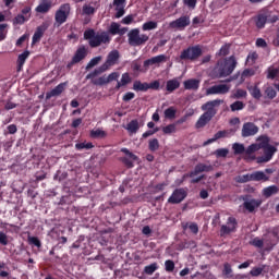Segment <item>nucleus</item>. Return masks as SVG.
I'll return each mask as SVG.
<instances>
[{"mask_svg": "<svg viewBox=\"0 0 279 279\" xmlns=\"http://www.w3.org/2000/svg\"><path fill=\"white\" fill-rule=\"evenodd\" d=\"M162 132H163V134H175V132H177L175 123L168 124L167 126H163Z\"/></svg>", "mask_w": 279, "mask_h": 279, "instance_id": "obj_50", "label": "nucleus"}, {"mask_svg": "<svg viewBox=\"0 0 279 279\" xmlns=\"http://www.w3.org/2000/svg\"><path fill=\"white\" fill-rule=\"evenodd\" d=\"M99 62H101V57H95V58L90 59V61L86 65L87 71H88V69H93V66H97V64H99Z\"/></svg>", "mask_w": 279, "mask_h": 279, "instance_id": "obj_53", "label": "nucleus"}, {"mask_svg": "<svg viewBox=\"0 0 279 279\" xmlns=\"http://www.w3.org/2000/svg\"><path fill=\"white\" fill-rule=\"evenodd\" d=\"M134 97H136V94H134L133 92H128L123 95L122 101H132Z\"/></svg>", "mask_w": 279, "mask_h": 279, "instance_id": "obj_62", "label": "nucleus"}, {"mask_svg": "<svg viewBox=\"0 0 279 279\" xmlns=\"http://www.w3.org/2000/svg\"><path fill=\"white\" fill-rule=\"evenodd\" d=\"M221 104H223L221 99L209 100L202 105L201 110H203L204 114L213 119L217 114V108H219Z\"/></svg>", "mask_w": 279, "mask_h": 279, "instance_id": "obj_7", "label": "nucleus"}, {"mask_svg": "<svg viewBox=\"0 0 279 279\" xmlns=\"http://www.w3.org/2000/svg\"><path fill=\"white\" fill-rule=\"evenodd\" d=\"M119 58H121L119 50L110 51L107 56V60L105 61V63L99 68L95 69L89 74H87L86 80H93V77H97V75H101V73H106V71H109V69L114 66V64H119Z\"/></svg>", "mask_w": 279, "mask_h": 279, "instance_id": "obj_3", "label": "nucleus"}, {"mask_svg": "<svg viewBox=\"0 0 279 279\" xmlns=\"http://www.w3.org/2000/svg\"><path fill=\"white\" fill-rule=\"evenodd\" d=\"M233 99H242L243 97H247V92L245 89H236L233 94Z\"/></svg>", "mask_w": 279, "mask_h": 279, "instance_id": "obj_54", "label": "nucleus"}, {"mask_svg": "<svg viewBox=\"0 0 279 279\" xmlns=\"http://www.w3.org/2000/svg\"><path fill=\"white\" fill-rule=\"evenodd\" d=\"M92 84H94V86H106V84H109L108 76H100L98 78L93 77Z\"/></svg>", "mask_w": 279, "mask_h": 279, "instance_id": "obj_42", "label": "nucleus"}, {"mask_svg": "<svg viewBox=\"0 0 279 279\" xmlns=\"http://www.w3.org/2000/svg\"><path fill=\"white\" fill-rule=\"evenodd\" d=\"M86 56H88V49H86V46H81L77 48L72 58L73 62H76L78 64V62H82V60H84Z\"/></svg>", "mask_w": 279, "mask_h": 279, "instance_id": "obj_20", "label": "nucleus"}, {"mask_svg": "<svg viewBox=\"0 0 279 279\" xmlns=\"http://www.w3.org/2000/svg\"><path fill=\"white\" fill-rule=\"evenodd\" d=\"M66 82L60 83L57 85L52 90L48 92L46 94V99L49 100L51 97H60L61 93H64V89L66 88Z\"/></svg>", "mask_w": 279, "mask_h": 279, "instance_id": "obj_19", "label": "nucleus"}, {"mask_svg": "<svg viewBox=\"0 0 279 279\" xmlns=\"http://www.w3.org/2000/svg\"><path fill=\"white\" fill-rule=\"evenodd\" d=\"M278 73H279L278 68L270 66V68H268L267 78L268 80H276V77L278 76Z\"/></svg>", "mask_w": 279, "mask_h": 279, "instance_id": "obj_48", "label": "nucleus"}, {"mask_svg": "<svg viewBox=\"0 0 279 279\" xmlns=\"http://www.w3.org/2000/svg\"><path fill=\"white\" fill-rule=\"evenodd\" d=\"M211 165L206 163H197L193 171H191L187 174H184L183 178H195V175H199V173H209V171H213Z\"/></svg>", "mask_w": 279, "mask_h": 279, "instance_id": "obj_13", "label": "nucleus"}, {"mask_svg": "<svg viewBox=\"0 0 279 279\" xmlns=\"http://www.w3.org/2000/svg\"><path fill=\"white\" fill-rule=\"evenodd\" d=\"M8 234L3 233V231H0V245H8Z\"/></svg>", "mask_w": 279, "mask_h": 279, "instance_id": "obj_64", "label": "nucleus"}, {"mask_svg": "<svg viewBox=\"0 0 279 279\" xmlns=\"http://www.w3.org/2000/svg\"><path fill=\"white\" fill-rule=\"evenodd\" d=\"M243 108H245V104H243V101H240V100H236L230 105L231 112L243 110Z\"/></svg>", "mask_w": 279, "mask_h": 279, "instance_id": "obj_44", "label": "nucleus"}, {"mask_svg": "<svg viewBox=\"0 0 279 279\" xmlns=\"http://www.w3.org/2000/svg\"><path fill=\"white\" fill-rule=\"evenodd\" d=\"M47 29H49V22H44L36 28L32 39L33 45H36V43H40V39L43 38V36H45Z\"/></svg>", "mask_w": 279, "mask_h": 279, "instance_id": "obj_16", "label": "nucleus"}, {"mask_svg": "<svg viewBox=\"0 0 279 279\" xmlns=\"http://www.w3.org/2000/svg\"><path fill=\"white\" fill-rule=\"evenodd\" d=\"M128 38L131 47H141L142 45H145L147 40H149V36L146 34L141 35V31L138 28L131 29L128 34Z\"/></svg>", "mask_w": 279, "mask_h": 279, "instance_id": "obj_5", "label": "nucleus"}, {"mask_svg": "<svg viewBox=\"0 0 279 279\" xmlns=\"http://www.w3.org/2000/svg\"><path fill=\"white\" fill-rule=\"evenodd\" d=\"M119 72H112L107 76V82L110 84V82H117L119 80Z\"/></svg>", "mask_w": 279, "mask_h": 279, "instance_id": "obj_61", "label": "nucleus"}, {"mask_svg": "<svg viewBox=\"0 0 279 279\" xmlns=\"http://www.w3.org/2000/svg\"><path fill=\"white\" fill-rule=\"evenodd\" d=\"M83 36L84 40H88V45L92 49H97V47H101V45H110V40H112L108 32L96 33L93 28L86 29Z\"/></svg>", "mask_w": 279, "mask_h": 279, "instance_id": "obj_2", "label": "nucleus"}, {"mask_svg": "<svg viewBox=\"0 0 279 279\" xmlns=\"http://www.w3.org/2000/svg\"><path fill=\"white\" fill-rule=\"evenodd\" d=\"M27 21H29V15H23V14H17L14 19H13V25H23L25 23H27Z\"/></svg>", "mask_w": 279, "mask_h": 279, "instance_id": "obj_38", "label": "nucleus"}, {"mask_svg": "<svg viewBox=\"0 0 279 279\" xmlns=\"http://www.w3.org/2000/svg\"><path fill=\"white\" fill-rule=\"evenodd\" d=\"M126 130H128V132H130V134H136V132H138V130H141L138 120H132L130 123H128Z\"/></svg>", "mask_w": 279, "mask_h": 279, "instance_id": "obj_31", "label": "nucleus"}, {"mask_svg": "<svg viewBox=\"0 0 279 279\" xmlns=\"http://www.w3.org/2000/svg\"><path fill=\"white\" fill-rule=\"evenodd\" d=\"M183 86L185 90H198L199 89V80L190 78L184 81Z\"/></svg>", "mask_w": 279, "mask_h": 279, "instance_id": "obj_21", "label": "nucleus"}, {"mask_svg": "<svg viewBox=\"0 0 279 279\" xmlns=\"http://www.w3.org/2000/svg\"><path fill=\"white\" fill-rule=\"evenodd\" d=\"M266 24H267V15H265V14L257 15V17L255 20L256 27L258 29H263V27H265Z\"/></svg>", "mask_w": 279, "mask_h": 279, "instance_id": "obj_35", "label": "nucleus"}, {"mask_svg": "<svg viewBox=\"0 0 279 279\" xmlns=\"http://www.w3.org/2000/svg\"><path fill=\"white\" fill-rule=\"evenodd\" d=\"M255 45L262 49H267V41L264 38H257Z\"/></svg>", "mask_w": 279, "mask_h": 279, "instance_id": "obj_63", "label": "nucleus"}, {"mask_svg": "<svg viewBox=\"0 0 279 279\" xmlns=\"http://www.w3.org/2000/svg\"><path fill=\"white\" fill-rule=\"evenodd\" d=\"M265 270V266L263 267H254L251 271L250 275L253 278H258V276H260V274H263V271Z\"/></svg>", "mask_w": 279, "mask_h": 279, "instance_id": "obj_52", "label": "nucleus"}, {"mask_svg": "<svg viewBox=\"0 0 279 279\" xmlns=\"http://www.w3.org/2000/svg\"><path fill=\"white\" fill-rule=\"evenodd\" d=\"M29 245H35V247H43V243L37 236H28Z\"/></svg>", "mask_w": 279, "mask_h": 279, "instance_id": "obj_55", "label": "nucleus"}, {"mask_svg": "<svg viewBox=\"0 0 279 279\" xmlns=\"http://www.w3.org/2000/svg\"><path fill=\"white\" fill-rule=\"evenodd\" d=\"M230 93V85L219 84L206 89V95H228Z\"/></svg>", "mask_w": 279, "mask_h": 279, "instance_id": "obj_15", "label": "nucleus"}, {"mask_svg": "<svg viewBox=\"0 0 279 279\" xmlns=\"http://www.w3.org/2000/svg\"><path fill=\"white\" fill-rule=\"evenodd\" d=\"M121 25L117 22H112L110 27H109V34H112V36H117L119 34Z\"/></svg>", "mask_w": 279, "mask_h": 279, "instance_id": "obj_51", "label": "nucleus"}, {"mask_svg": "<svg viewBox=\"0 0 279 279\" xmlns=\"http://www.w3.org/2000/svg\"><path fill=\"white\" fill-rule=\"evenodd\" d=\"M165 119L173 120L175 119V114H178V109L175 107H169L163 111Z\"/></svg>", "mask_w": 279, "mask_h": 279, "instance_id": "obj_39", "label": "nucleus"}, {"mask_svg": "<svg viewBox=\"0 0 279 279\" xmlns=\"http://www.w3.org/2000/svg\"><path fill=\"white\" fill-rule=\"evenodd\" d=\"M263 151H264V156L257 157V165L269 162L271 158H274V155L276 154V151H278V148H276V146H271L270 144L268 147L263 148Z\"/></svg>", "mask_w": 279, "mask_h": 279, "instance_id": "obj_11", "label": "nucleus"}, {"mask_svg": "<svg viewBox=\"0 0 279 279\" xmlns=\"http://www.w3.org/2000/svg\"><path fill=\"white\" fill-rule=\"evenodd\" d=\"M49 10H51V1L43 0V2L36 7L35 12H38L39 14H47Z\"/></svg>", "mask_w": 279, "mask_h": 279, "instance_id": "obj_25", "label": "nucleus"}, {"mask_svg": "<svg viewBox=\"0 0 279 279\" xmlns=\"http://www.w3.org/2000/svg\"><path fill=\"white\" fill-rule=\"evenodd\" d=\"M252 182H268L269 175H266L263 171H255L251 173Z\"/></svg>", "mask_w": 279, "mask_h": 279, "instance_id": "obj_27", "label": "nucleus"}, {"mask_svg": "<svg viewBox=\"0 0 279 279\" xmlns=\"http://www.w3.org/2000/svg\"><path fill=\"white\" fill-rule=\"evenodd\" d=\"M132 83V77L130 76V73H123L120 81L117 82L116 90H119L122 88V86H128V84Z\"/></svg>", "mask_w": 279, "mask_h": 279, "instance_id": "obj_28", "label": "nucleus"}, {"mask_svg": "<svg viewBox=\"0 0 279 279\" xmlns=\"http://www.w3.org/2000/svg\"><path fill=\"white\" fill-rule=\"evenodd\" d=\"M133 90H135L136 93H147V83L135 81L133 83Z\"/></svg>", "mask_w": 279, "mask_h": 279, "instance_id": "obj_32", "label": "nucleus"}, {"mask_svg": "<svg viewBox=\"0 0 279 279\" xmlns=\"http://www.w3.org/2000/svg\"><path fill=\"white\" fill-rule=\"evenodd\" d=\"M143 32H151V29H158V22L148 21L142 25Z\"/></svg>", "mask_w": 279, "mask_h": 279, "instance_id": "obj_37", "label": "nucleus"}, {"mask_svg": "<svg viewBox=\"0 0 279 279\" xmlns=\"http://www.w3.org/2000/svg\"><path fill=\"white\" fill-rule=\"evenodd\" d=\"M157 269H158V263H153L144 267V272L147 274V276H151Z\"/></svg>", "mask_w": 279, "mask_h": 279, "instance_id": "obj_45", "label": "nucleus"}, {"mask_svg": "<svg viewBox=\"0 0 279 279\" xmlns=\"http://www.w3.org/2000/svg\"><path fill=\"white\" fill-rule=\"evenodd\" d=\"M258 134V126L254 122H246L242 126L241 136L243 138H250V136H256Z\"/></svg>", "mask_w": 279, "mask_h": 279, "instance_id": "obj_14", "label": "nucleus"}, {"mask_svg": "<svg viewBox=\"0 0 279 279\" xmlns=\"http://www.w3.org/2000/svg\"><path fill=\"white\" fill-rule=\"evenodd\" d=\"M234 134H236V129H228L218 131L214 136L216 141H219V138H230V136H234Z\"/></svg>", "mask_w": 279, "mask_h": 279, "instance_id": "obj_22", "label": "nucleus"}, {"mask_svg": "<svg viewBox=\"0 0 279 279\" xmlns=\"http://www.w3.org/2000/svg\"><path fill=\"white\" fill-rule=\"evenodd\" d=\"M90 138H106L107 133L100 129L92 130L89 133Z\"/></svg>", "mask_w": 279, "mask_h": 279, "instance_id": "obj_41", "label": "nucleus"}, {"mask_svg": "<svg viewBox=\"0 0 279 279\" xmlns=\"http://www.w3.org/2000/svg\"><path fill=\"white\" fill-rule=\"evenodd\" d=\"M71 15V4L64 3L61 4L60 8L54 13V27H60L64 25Z\"/></svg>", "mask_w": 279, "mask_h": 279, "instance_id": "obj_6", "label": "nucleus"}, {"mask_svg": "<svg viewBox=\"0 0 279 279\" xmlns=\"http://www.w3.org/2000/svg\"><path fill=\"white\" fill-rule=\"evenodd\" d=\"M270 138L267 135H262L257 138V143H255L258 150L266 149V147H269Z\"/></svg>", "mask_w": 279, "mask_h": 279, "instance_id": "obj_24", "label": "nucleus"}, {"mask_svg": "<svg viewBox=\"0 0 279 279\" xmlns=\"http://www.w3.org/2000/svg\"><path fill=\"white\" fill-rule=\"evenodd\" d=\"M122 154L124 157H121L120 160L126 167V169H134V162H138V156L134 155V153L130 151L128 148H121Z\"/></svg>", "mask_w": 279, "mask_h": 279, "instance_id": "obj_9", "label": "nucleus"}, {"mask_svg": "<svg viewBox=\"0 0 279 279\" xmlns=\"http://www.w3.org/2000/svg\"><path fill=\"white\" fill-rule=\"evenodd\" d=\"M165 268H166V271L171 272L173 271V269H175V263L171 259H167L165 262Z\"/></svg>", "mask_w": 279, "mask_h": 279, "instance_id": "obj_58", "label": "nucleus"}, {"mask_svg": "<svg viewBox=\"0 0 279 279\" xmlns=\"http://www.w3.org/2000/svg\"><path fill=\"white\" fill-rule=\"evenodd\" d=\"M265 95L266 97H268V99H276V95H278V93L276 92V89L271 86H268L265 89Z\"/></svg>", "mask_w": 279, "mask_h": 279, "instance_id": "obj_49", "label": "nucleus"}, {"mask_svg": "<svg viewBox=\"0 0 279 279\" xmlns=\"http://www.w3.org/2000/svg\"><path fill=\"white\" fill-rule=\"evenodd\" d=\"M233 154L235 156H240L241 154H245V145L241 143H234L232 145Z\"/></svg>", "mask_w": 279, "mask_h": 279, "instance_id": "obj_40", "label": "nucleus"}, {"mask_svg": "<svg viewBox=\"0 0 279 279\" xmlns=\"http://www.w3.org/2000/svg\"><path fill=\"white\" fill-rule=\"evenodd\" d=\"M202 53H204L202 46H189L181 51L180 60H190L191 62H195V60H199V58H202Z\"/></svg>", "mask_w": 279, "mask_h": 279, "instance_id": "obj_4", "label": "nucleus"}, {"mask_svg": "<svg viewBox=\"0 0 279 279\" xmlns=\"http://www.w3.org/2000/svg\"><path fill=\"white\" fill-rule=\"evenodd\" d=\"M191 25V16L183 15L172 22H170V27L172 29H186Z\"/></svg>", "mask_w": 279, "mask_h": 279, "instance_id": "obj_12", "label": "nucleus"}, {"mask_svg": "<svg viewBox=\"0 0 279 279\" xmlns=\"http://www.w3.org/2000/svg\"><path fill=\"white\" fill-rule=\"evenodd\" d=\"M260 204L262 202L258 199H251V201L244 202L243 206L245 210H248V213H254V210H256V208H258Z\"/></svg>", "mask_w": 279, "mask_h": 279, "instance_id": "obj_26", "label": "nucleus"}, {"mask_svg": "<svg viewBox=\"0 0 279 279\" xmlns=\"http://www.w3.org/2000/svg\"><path fill=\"white\" fill-rule=\"evenodd\" d=\"M278 192V185H270L263 190V195L264 197H271V195H277Z\"/></svg>", "mask_w": 279, "mask_h": 279, "instance_id": "obj_30", "label": "nucleus"}, {"mask_svg": "<svg viewBox=\"0 0 279 279\" xmlns=\"http://www.w3.org/2000/svg\"><path fill=\"white\" fill-rule=\"evenodd\" d=\"M148 90H160V81H154L151 83H147Z\"/></svg>", "mask_w": 279, "mask_h": 279, "instance_id": "obj_56", "label": "nucleus"}, {"mask_svg": "<svg viewBox=\"0 0 279 279\" xmlns=\"http://www.w3.org/2000/svg\"><path fill=\"white\" fill-rule=\"evenodd\" d=\"M148 149L150 151H158V149H160V142H158V138L149 140Z\"/></svg>", "mask_w": 279, "mask_h": 279, "instance_id": "obj_43", "label": "nucleus"}, {"mask_svg": "<svg viewBox=\"0 0 279 279\" xmlns=\"http://www.w3.org/2000/svg\"><path fill=\"white\" fill-rule=\"evenodd\" d=\"M236 228H239V221L236 218L229 217L227 219V223L220 227V236H228V234L236 232Z\"/></svg>", "mask_w": 279, "mask_h": 279, "instance_id": "obj_8", "label": "nucleus"}, {"mask_svg": "<svg viewBox=\"0 0 279 279\" xmlns=\"http://www.w3.org/2000/svg\"><path fill=\"white\" fill-rule=\"evenodd\" d=\"M162 62H167V56L158 54L156 57L145 60L144 68L149 69V66H154V64H162Z\"/></svg>", "mask_w": 279, "mask_h": 279, "instance_id": "obj_18", "label": "nucleus"}, {"mask_svg": "<svg viewBox=\"0 0 279 279\" xmlns=\"http://www.w3.org/2000/svg\"><path fill=\"white\" fill-rule=\"evenodd\" d=\"M222 275L226 278H231L232 277V265H230V263H225L223 264Z\"/></svg>", "mask_w": 279, "mask_h": 279, "instance_id": "obj_46", "label": "nucleus"}, {"mask_svg": "<svg viewBox=\"0 0 279 279\" xmlns=\"http://www.w3.org/2000/svg\"><path fill=\"white\" fill-rule=\"evenodd\" d=\"M230 54V44L223 45L219 50V56L226 57Z\"/></svg>", "mask_w": 279, "mask_h": 279, "instance_id": "obj_57", "label": "nucleus"}, {"mask_svg": "<svg viewBox=\"0 0 279 279\" xmlns=\"http://www.w3.org/2000/svg\"><path fill=\"white\" fill-rule=\"evenodd\" d=\"M236 58L234 56L219 59L217 61L216 66L214 68V73L216 77H228L234 73V70L236 69Z\"/></svg>", "mask_w": 279, "mask_h": 279, "instance_id": "obj_1", "label": "nucleus"}, {"mask_svg": "<svg viewBox=\"0 0 279 279\" xmlns=\"http://www.w3.org/2000/svg\"><path fill=\"white\" fill-rule=\"evenodd\" d=\"M256 151H258L256 144H251L246 149L244 148V160H246V162H252L253 160L257 161L258 157L254 155Z\"/></svg>", "mask_w": 279, "mask_h": 279, "instance_id": "obj_17", "label": "nucleus"}, {"mask_svg": "<svg viewBox=\"0 0 279 279\" xmlns=\"http://www.w3.org/2000/svg\"><path fill=\"white\" fill-rule=\"evenodd\" d=\"M83 14H87V16H90V14H95V7L84 4L83 5Z\"/></svg>", "mask_w": 279, "mask_h": 279, "instance_id": "obj_59", "label": "nucleus"}, {"mask_svg": "<svg viewBox=\"0 0 279 279\" xmlns=\"http://www.w3.org/2000/svg\"><path fill=\"white\" fill-rule=\"evenodd\" d=\"M210 121H213V118L210 116H206V113H203L195 124L196 130H202V128H206V125H208Z\"/></svg>", "mask_w": 279, "mask_h": 279, "instance_id": "obj_23", "label": "nucleus"}, {"mask_svg": "<svg viewBox=\"0 0 279 279\" xmlns=\"http://www.w3.org/2000/svg\"><path fill=\"white\" fill-rule=\"evenodd\" d=\"M178 88H180V81L177 78L167 81L166 89L168 93H173V90H178Z\"/></svg>", "mask_w": 279, "mask_h": 279, "instance_id": "obj_29", "label": "nucleus"}, {"mask_svg": "<svg viewBox=\"0 0 279 279\" xmlns=\"http://www.w3.org/2000/svg\"><path fill=\"white\" fill-rule=\"evenodd\" d=\"M189 192L184 187L175 189L168 198V204H182L186 199Z\"/></svg>", "mask_w": 279, "mask_h": 279, "instance_id": "obj_10", "label": "nucleus"}, {"mask_svg": "<svg viewBox=\"0 0 279 279\" xmlns=\"http://www.w3.org/2000/svg\"><path fill=\"white\" fill-rule=\"evenodd\" d=\"M234 182H236L238 184H245L247 182H252V173L238 175L234 178Z\"/></svg>", "mask_w": 279, "mask_h": 279, "instance_id": "obj_36", "label": "nucleus"}, {"mask_svg": "<svg viewBox=\"0 0 279 279\" xmlns=\"http://www.w3.org/2000/svg\"><path fill=\"white\" fill-rule=\"evenodd\" d=\"M184 5H187L190 10H195L197 7V0H183Z\"/></svg>", "mask_w": 279, "mask_h": 279, "instance_id": "obj_60", "label": "nucleus"}, {"mask_svg": "<svg viewBox=\"0 0 279 279\" xmlns=\"http://www.w3.org/2000/svg\"><path fill=\"white\" fill-rule=\"evenodd\" d=\"M230 150L228 148H219L215 151L216 158H228Z\"/></svg>", "mask_w": 279, "mask_h": 279, "instance_id": "obj_47", "label": "nucleus"}, {"mask_svg": "<svg viewBox=\"0 0 279 279\" xmlns=\"http://www.w3.org/2000/svg\"><path fill=\"white\" fill-rule=\"evenodd\" d=\"M29 58V51H24L23 53L19 54L17 58V71H21L23 69V64H25V61Z\"/></svg>", "mask_w": 279, "mask_h": 279, "instance_id": "obj_34", "label": "nucleus"}, {"mask_svg": "<svg viewBox=\"0 0 279 279\" xmlns=\"http://www.w3.org/2000/svg\"><path fill=\"white\" fill-rule=\"evenodd\" d=\"M247 90L253 99H260L263 97V93H260V88L258 86H248Z\"/></svg>", "mask_w": 279, "mask_h": 279, "instance_id": "obj_33", "label": "nucleus"}]
</instances>
